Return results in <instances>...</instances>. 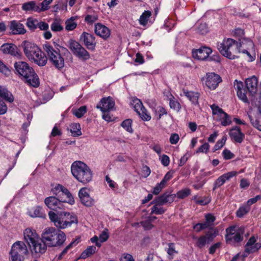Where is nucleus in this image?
Listing matches in <instances>:
<instances>
[{
  "instance_id": "nucleus-25",
  "label": "nucleus",
  "mask_w": 261,
  "mask_h": 261,
  "mask_svg": "<svg viewBox=\"0 0 261 261\" xmlns=\"http://www.w3.org/2000/svg\"><path fill=\"white\" fill-rule=\"evenodd\" d=\"M229 135L232 140L240 143L243 141L245 137L244 134L241 132L240 128L238 126H236L230 129Z\"/></svg>"
},
{
  "instance_id": "nucleus-26",
  "label": "nucleus",
  "mask_w": 261,
  "mask_h": 261,
  "mask_svg": "<svg viewBox=\"0 0 261 261\" xmlns=\"http://www.w3.org/2000/svg\"><path fill=\"white\" fill-rule=\"evenodd\" d=\"M10 29L13 34H24L26 33L24 25L16 21H12L11 22Z\"/></svg>"
},
{
  "instance_id": "nucleus-6",
  "label": "nucleus",
  "mask_w": 261,
  "mask_h": 261,
  "mask_svg": "<svg viewBox=\"0 0 261 261\" xmlns=\"http://www.w3.org/2000/svg\"><path fill=\"white\" fill-rule=\"evenodd\" d=\"M25 244L22 241H16L12 246L9 252V261H24L25 256L29 254Z\"/></svg>"
},
{
  "instance_id": "nucleus-36",
  "label": "nucleus",
  "mask_w": 261,
  "mask_h": 261,
  "mask_svg": "<svg viewBox=\"0 0 261 261\" xmlns=\"http://www.w3.org/2000/svg\"><path fill=\"white\" fill-rule=\"evenodd\" d=\"M151 15V13L149 11H145L140 16L139 19L140 24L142 25L145 26L146 25L149 18Z\"/></svg>"
},
{
  "instance_id": "nucleus-30",
  "label": "nucleus",
  "mask_w": 261,
  "mask_h": 261,
  "mask_svg": "<svg viewBox=\"0 0 261 261\" xmlns=\"http://www.w3.org/2000/svg\"><path fill=\"white\" fill-rule=\"evenodd\" d=\"M22 9L25 12L34 11L39 13V6L37 4L35 1L24 3L22 5Z\"/></svg>"
},
{
  "instance_id": "nucleus-41",
  "label": "nucleus",
  "mask_w": 261,
  "mask_h": 261,
  "mask_svg": "<svg viewBox=\"0 0 261 261\" xmlns=\"http://www.w3.org/2000/svg\"><path fill=\"white\" fill-rule=\"evenodd\" d=\"M53 0H43L42 3H40V6H39V13L41 12H44L49 9V5L53 2Z\"/></svg>"
},
{
  "instance_id": "nucleus-55",
  "label": "nucleus",
  "mask_w": 261,
  "mask_h": 261,
  "mask_svg": "<svg viewBox=\"0 0 261 261\" xmlns=\"http://www.w3.org/2000/svg\"><path fill=\"white\" fill-rule=\"evenodd\" d=\"M0 72L6 76H9L11 73L10 69L0 60Z\"/></svg>"
},
{
  "instance_id": "nucleus-63",
  "label": "nucleus",
  "mask_w": 261,
  "mask_h": 261,
  "mask_svg": "<svg viewBox=\"0 0 261 261\" xmlns=\"http://www.w3.org/2000/svg\"><path fill=\"white\" fill-rule=\"evenodd\" d=\"M98 19V16L96 15H88L85 17V21L88 23H92Z\"/></svg>"
},
{
  "instance_id": "nucleus-2",
  "label": "nucleus",
  "mask_w": 261,
  "mask_h": 261,
  "mask_svg": "<svg viewBox=\"0 0 261 261\" xmlns=\"http://www.w3.org/2000/svg\"><path fill=\"white\" fill-rule=\"evenodd\" d=\"M15 73L21 76L25 82L34 87L39 86V79L32 67L23 61L16 62L14 64Z\"/></svg>"
},
{
  "instance_id": "nucleus-24",
  "label": "nucleus",
  "mask_w": 261,
  "mask_h": 261,
  "mask_svg": "<svg viewBox=\"0 0 261 261\" xmlns=\"http://www.w3.org/2000/svg\"><path fill=\"white\" fill-rule=\"evenodd\" d=\"M23 236L25 241L29 245L39 239L38 235L36 231L30 228L25 229L23 232Z\"/></svg>"
},
{
  "instance_id": "nucleus-18",
  "label": "nucleus",
  "mask_w": 261,
  "mask_h": 261,
  "mask_svg": "<svg viewBox=\"0 0 261 261\" xmlns=\"http://www.w3.org/2000/svg\"><path fill=\"white\" fill-rule=\"evenodd\" d=\"M114 105V100L110 97H108L102 98L99 103L96 106V108L99 109L102 112H107L111 111Z\"/></svg>"
},
{
  "instance_id": "nucleus-5",
  "label": "nucleus",
  "mask_w": 261,
  "mask_h": 261,
  "mask_svg": "<svg viewBox=\"0 0 261 261\" xmlns=\"http://www.w3.org/2000/svg\"><path fill=\"white\" fill-rule=\"evenodd\" d=\"M73 176L79 181L86 184L91 181L93 174L91 169L84 162L75 161L71 166Z\"/></svg>"
},
{
  "instance_id": "nucleus-64",
  "label": "nucleus",
  "mask_w": 261,
  "mask_h": 261,
  "mask_svg": "<svg viewBox=\"0 0 261 261\" xmlns=\"http://www.w3.org/2000/svg\"><path fill=\"white\" fill-rule=\"evenodd\" d=\"M207 31V27L205 23H201L198 27V31L201 34L206 33Z\"/></svg>"
},
{
  "instance_id": "nucleus-58",
  "label": "nucleus",
  "mask_w": 261,
  "mask_h": 261,
  "mask_svg": "<svg viewBox=\"0 0 261 261\" xmlns=\"http://www.w3.org/2000/svg\"><path fill=\"white\" fill-rule=\"evenodd\" d=\"M209 226H208L207 224L205 222L204 223H199L196 224H195L193 226V228L197 231L199 232L201 230L205 229Z\"/></svg>"
},
{
  "instance_id": "nucleus-43",
  "label": "nucleus",
  "mask_w": 261,
  "mask_h": 261,
  "mask_svg": "<svg viewBox=\"0 0 261 261\" xmlns=\"http://www.w3.org/2000/svg\"><path fill=\"white\" fill-rule=\"evenodd\" d=\"M65 29L67 31H72L74 30L76 27L77 25L76 23L74 21V19H72V18H71L70 19L67 20L65 22Z\"/></svg>"
},
{
  "instance_id": "nucleus-21",
  "label": "nucleus",
  "mask_w": 261,
  "mask_h": 261,
  "mask_svg": "<svg viewBox=\"0 0 261 261\" xmlns=\"http://www.w3.org/2000/svg\"><path fill=\"white\" fill-rule=\"evenodd\" d=\"M253 46L254 44L251 40L244 38L240 43V47H238L237 53L242 51L243 53L246 54L248 56L251 57V55L247 51V49L253 48Z\"/></svg>"
},
{
  "instance_id": "nucleus-23",
  "label": "nucleus",
  "mask_w": 261,
  "mask_h": 261,
  "mask_svg": "<svg viewBox=\"0 0 261 261\" xmlns=\"http://www.w3.org/2000/svg\"><path fill=\"white\" fill-rule=\"evenodd\" d=\"M34 58L30 60L34 62L40 66H44L47 61V58L40 49L34 56Z\"/></svg>"
},
{
  "instance_id": "nucleus-12",
  "label": "nucleus",
  "mask_w": 261,
  "mask_h": 261,
  "mask_svg": "<svg viewBox=\"0 0 261 261\" xmlns=\"http://www.w3.org/2000/svg\"><path fill=\"white\" fill-rule=\"evenodd\" d=\"M42 239L39 238L29 245L32 253L36 257L40 256L46 250V245Z\"/></svg>"
},
{
  "instance_id": "nucleus-22",
  "label": "nucleus",
  "mask_w": 261,
  "mask_h": 261,
  "mask_svg": "<svg viewBox=\"0 0 261 261\" xmlns=\"http://www.w3.org/2000/svg\"><path fill=\"white\" fill-rule=\"evenodd\" d=\"M174 200V197L170 193L166 192L161 196L156 197L152 203L163 205L167 203H171Z\"/></svg>"
},
{
  "instance_id": "nucleus-40",
  "label": "nucleus",
  "mask_w": 261,
  "mask_h": 261,
  "mask_svg": "<svg viewBox=\"0 0 261 261\" xmlns=\"http://www.w3.org/2000/svg\"><path fill=\"white\" fill-rule=\"evenodd\" d=\"M87 112V107L85 106H82L78 109L73 111V114L77 118H81Z\"/></svg>"
},
{
  "instance_id": "nucleus-11",
  "label": "nucleus",
  "mask_w": 261,
  "mask_h": 261,
  "mask_svg": "<svg viewBox=\"0 0 261 261\" xmlns=\"http://www.w3.org/2000/svg\"><path fill=\"white\" fill-rule=\"evenodd\" d=\"M259 95L258 97L257 111L254 116L248 114V117L252 126L259 131H261V82L259 86Z\"/></svg>"
},
{
  "instance_id": "nucleus-15",
  "label": "nucleus",
  "mask_w": 261,
  "mask_h": 261,
  "mask_svg": "<svg viewBox=\"0 0 261 261\" xmlns=\"http://www.w3.org/2000/svg\"><path fill=\"white\" fill-rule=\"evenodd\" d=\"M221 82V77L218 74L213 72L206 74L205 84L210 89L215 90Z\"/></svg>"
},
{
  "instance_id": "nucleus-7",
  "label": "nucleus",
  "mask_w": 261,
  "mask_h": 261,
  "mask_svg": "<svg viewBox=\"0 0 261 261\" xmlns=\"http://www.w3.org/2000/svg\"><path fill=\"white\" fill-rule=\"evenodd\" d=\"M238 47V43L232 39L224 40L222 42L218 44V49L220 53L230 59H234V54L237 53Z\"/></svg>"
},
{
  "instance_id": "nucleus-50",
  "label": "nucleus",
  "mask_w": 261,
  "mask_h": 261,
  "mask_svg": "<svg viewBox=\"0 0 261 261\" xmlns=\"http://www.w3.org/2000/svg\"><path fill=\"white\" fill-rule=\"evenodd\" d=\"M226 141V138L225 136H223V138L221 140H218L217 142L215 145L214 146V148H213V152H215L216 150L222 148L225 144Z\"/></svg>"
},
{
  "instance_id": "nucleus-19",
  "label": "nucleus",
  "mask_w": 261,
  "mask_h": 261,
  "mask_svg": "<svg viewBox=\"0 0 261 261\" xmlns=\"http://www.w3.org/2000/svg\"><path fill=\"white\" fill-rule=\"evenodd\" d=\"M256 239L254 236L249 238L245 246V251L247 254L252 253L257 251L261 248V243H256Z\"/></svg>"
},
{
  "instance_id": "nucleus-48",
  "label": "nucleus",
  "mask_w": 261,
  "mask_h": 261,
  "mask_svg": "<svg viewBox=\"0 0 261 261\" xmlns=\"http://www.w3.org/2000/svg\"><path fill=\"white\" fill-rule=\"evenodd\" d=\"M225 181L226 179L222 175L219 177L214 184L213 191L215 190L217 188L220 187L225 183Z\"/></svg>"
},
{
  "instance_id": "nucleus-34",
  "label": "nucleus",
  "mask_w": 261,
  "mask_h": 261,
  "mask_svg": "<svg viewBox=\"0 0 261 261\" xmlns=\"http://www.w3.org/2000/svg\"><path fill=\"white\" fill-rule=\"evenodd\" d=\"M41 210L42 209L40 206H37L31 209L28 213L29 216L33 218H45V215L42 212Z\"/></svg>"
},
{
  "instance_id": "nucleus-33",
  "label": "nucleus",
  "mask_w": 261,
  "mask_h": 261,
  "mask_svg": "<svg viewBox=\"0 0 261 261\" xmlns=\"http://www.w3.org/2000/svg\"><path fill=\"white\" fill-rule=\"evenodd\" d=\"M184 95L193 103L198 104V100L199 98V93L193 91H188V90L183 89Z\"/></svg>"
},
{
  "instance_id": "nucleus-9",
  "label": "nucleus",
  "mask_w": 261,
  "mask_h": 261,
  "mask_svg": "<svg viewBox=\"0 0 261 261\" xmlns=\"http://www.w3.org/2000/svg\"><path fill=\"white\" fill-rule=\"evenodd\" d=\"M68 47L73 54L81 60L86 61L90 58L88 51L79 42L74 40H69Z\"/></svg>"
},
{
  "instance_id": "nucleus-29",
  "label": "nucleus",
  "mask_w": 261,
  "mask_h": 261,
  "mask_svg": "<svg viewBox=\"0 0 261 261\" xmlns=\"http://www.w3.org/2000/svg\"><path fill=\"white\" fill-rule=\"evenodd\" d=\"M49 60L58 69H62L64 67V59L61 56L60 51L56 54L54 59H49Z\"/></svg>"
},
{
  "instance_id": "nucleus-51",
  "label": "nucleus",
  "mask_w": 261,
  "mask_h": 261,
  "mask_svg": "<svg viewBox=\"0 0 261 261\" xmlns=\"http://www.w3.org/2000/svg\"><path fill=\"white\" fill-rule=\"evenodd\" d=\"M191 193V191L189 189L186 188L178 191L177 193V197L179 198H185L189 196Z\"/></svg>"
},
{
  "instance_id": "nucleus-56",
  "label": "nucleus",
  "mask_w": 261,
  "mask_h": 261,
  "mask_svg": "<svg viewBox=\"0 0 261 261\" xmlns=\"http://www.w3.org/2000/svg\"><path fill=\"white\" fill-rule=\"evenodd\" d=\"M51 30L54 32H60L63 30V27L58 21H54L50 25Z\"/></svg>"
},
{
  "instance_id": "nucleus-47",
  "label": "nucleus",
  "mask_w": 261,
  "mask_h": 261,
  "mask_svg": "<svg viewBox=\"0 0 261 261\" xmlns=\"http://www.w3.org/2000/svg\"><path fill=\"white\" fill-rule=\"evenodd\" d=\"M220 117L222 118L221 124L223 126H227L231 123V121L229 115L225 112H224Z\"/></svg>"
},
{
  "instance_id": "nucleus-57",
  "label": "nucleus",
  "mask_w": 261,
  "mask_h": 261,
  "mask_svg": "<svg viewBox=\"0 0 261 261\" xmlns=\"http://www.w3.org/2000/svg\"><path fill=\"white\" fill-rule=\"evenodd\" d=\"M210 149V145L207 143H205L200 146L196 150V153H206Z\"/></svg>"
},
{
  "instance_id": "nucleus-20",
  "label": "nucleus",
  "mask_w": 261,
  "mask_h": 261,
  "mask_svg": "<svg viewBox=\"0 0 261 261\" xmlns=\"http://www.w3.org/2000/svg\"><path fill=\"white\" fill-rule=\"evenodd\" d=\"M94 31L97 36L104 39H107L110 35L109 29L100 23H97L95 24Z\"/></svg>"
},
{
  "instance_id": "nucleus-59",
  "label": "nucleus",
  "mask_w": 261,
  "mask_h": 261,
  "mask_svg": "<svg viewBox=\"0 0 261 261\" xmlns=\"http://www.w3.org/2000/svg\"><path fill=\"white\" fill-rule=\"evenodd\" d=\"M205 217L206 219L205 223L207 224L208 226H211L216 220L215 217L211 214H206Z\"/></svg>"
},
{
  "instance_id": "nucleus-32",
  "label": "nucleus",
  "mask_w": 261,
  "mask_h": 261,
  "mask_svg": "<svg viewBox=\"0 0 261 261\" xmlns=\"http://www.w3.org/2000/svg\"><path fill=\"white\" fill-rule=\"evenodd\" d=\"M0 97L9 102H12L14 100V97L6 88L0 85Z\"/></svg>"
},
{
  "instance_id": "nucleus-52",
  "label": "nucleus",
  "mask_w": 261,
  "mask_h": 261,
  "mask_svg": "<svg viewBox=\"0 0 261 261\" xmlns=\"http://www.w3.org/2000/svg\"><path fill=\"white\" fill-rule=\"evenodd\" d=\"M169 105L171 109H173L176 111H179L181 109L180 103L177 101L175 100L174 98L170 99Z\"/></svg>"
},
{
  "instance_id": "nucleus-54",
  "label": "nucleus",
  "mask_w": 261,
  "mask_h": 261,
  "mask_svg": "<svg viewBox=\"0 0 261 261\" xmlns=\"http://www.w3.org/2000/svg\"><path fill=\"white\" fill-rule=\"evenodd\" d=\"M82 203L86 206H91L94 203L93 200L90 197V196H86L85 197L81 199Z\"/></svg>"
},
{
  "instance_id": "nucleus-27",
  "label": "nucleus",
  "mask_w": 261,
  "mask_h": 261,
  "mask_svg": "<svg viewBox=\"0 0 261 261\" xmlns=\"http://www.w3.org/2000/svg\"><path fill=\"white\" fill-rule=\"evenodd\" d=\"M0 50L4 54H10L14 56H19L16 46L11 44H5L1 46Z\"/></svg>"
},
{
  "instance_id": "nucleus-14",
  "label": "nucleus",
  "mask_w": 261,
  "mask_h": 261,
  "mask_svg": "<svg viewBox=\"0 0 261 261\" xmlns=\"http://www.w3.org/2000/svg\"><path fill=\"white\" fill-rule=\"evenodd\" d=\"M44 203L49 208L55 211L64 209L65 202L59 197L57 198L55 196L47 197L44 200Z\"/></svg>"
},
{
  "instance_id": "nucleus-44",
  "label": "nucleus",
  "mask_w": 261,
  "mask_h": 261,
  "mask_svg": "<svg viewBox=\"0 0 261 261\" xmlns=\"http://www.w3.org/2000/svg\"><path fill=\"white\" fill-rule=\"evenodd\" d=\"M138 114L144 121H149L151 119V116L145 108H143L141 111V112H139V113H138Z\"/></svg>"
},
{
  "instance_id": "nucleus-1",
  "label": "nucleus",
  "mask_w": 261,
  "mask_h": 261,
  "mask_svg": "<svg viewBox=\"0 0 261 261\" xmlns=\"http://www.w3.org/2000/svg\"><path fill=\"white\" fill-rule=\"evenodd\" d=\"M246 88H244L243 83L235 80L234 87L237 90V95L240 99L243 102L248 103L247 97L248 93L251 96H254L258 91V80L255 75L247 78L245 81Z\"/></svg>"
},
{
  "instance_id": "nucleus-28",
  "label": "nucleus",
  "mask_w": 261,
  "mask_h": 261,
  "mask_svg": "<svg viewBox=\"0 0 261 261\" xmlns=\"http://www.w3.org/2000/svg\"><path fill=\"white\" fill-rule=\"evenodd\" d=\"M215 236L212 233H207L205 236H202L198 238L196 245L199 248H202L205 246L206 243L212 242Z\"/></svg>"
},
{
  "instance_id": "nucleus-16",
  "label": "nucleus",
  "mask_w": 261,
  "mask_h": 261,
  "mask_svg": "<svg viewBox=\"0 0 261 261\" xmlns=\"http://www.w3.org/2000/svg\"><path fill=\"white\" fill-rule=\"evenodd\" d=\"M22 45L23 52L29 60L33 59V56L40 49L37 45L29 41L23 42Z\"/></svg>"
},
{
  "instance_id": "nucleus-10",
  "label": "nucleus",
  "mask_w": 261,
  "mask_h": 261,
  "mask_svg": "<svg viewBox=\"0 0 261 261\" xmlns=\"http://www.w3.org/2000/svg\"><path fill=\"white\" fill-rule=\"evenodd\" d=\"M53 193L58 197L61 198V200H63L65 203H68L70 204H73L74 203V200L72 194L67 188L62 185L59 184L57 185L53 189Z\"/></svg>"
},
{
  "instance_id": "nucleus-53",
  "label": "nucleus",
  "mask_w": 261,
  "mask_h": 261,
  "mask_svg": "<svg viewBox=\"0 0 261 261\" xmlns=\"http://www.w3.org/2000/svg\"><path fill=\"white\" fill-rule=\"evenodd\" d=\"M211 108L213 115H218L220 117H221L222 114L224 112L222 109L215 104L211 105Z\"/></svg>"
},
{
  "instance_id": "nucleus-61",
  "label": "nucleus",
  "mask_w": 261,
  "mask_h": 261,
  "mask_svg": "<svg viewBox=\"0 0 261 261\" xmlns=\"http://www.w3.org/2000/svg\"><path fill=\"white\" fill-rule=\"evenodd\" d=\"M161 182L160 183H158L156 186L153 188V190L152 191V193L154 195H158L160 193V192L161 191L162 189H163L165 185H161Z\"/></svg>"
},
{
  "instance_id": "nucleus-31",
  "label": "nucleus",
  "mask_w": 261,
  "mask_h": 261,
  "mask_svg": "<svg viewBox=\"0 0 261 261\" xmlns=\"http://www.w3.org/2000/svg\"><path fill=\"white\" fill-rule=\"evenodd\" d=\"M43 49L47 55L48 58L54 59L56 54H58L60 50L57 47H54L49 44H45L43 45Z\"/></svg>"
},
{
  "instance_id": "nucleus-49",
  "label": "nucleus",
  "mask_w": 261,
  "mask_h": 261,
  "mask_svg": "<svg viewBox=\"0 0 261 261\" xmlns=\"http://www.w3.org/2000/svg\"><path fill=\"white\" fill-rule=\"evenodd\" d=\"M75 241L71 242L68 245H67L61 253L57 256L58 259H61L63 257L67 254L68 251L71 249L74 244H75Z\"/></svg>"
},
{
  "instance_id": "nucleus-38",
  "label": "nucleus",
  "mask_w": 261,
  "mask_h": 261,
  "mask_svg": "<svg viewBox=\"0 0 261 261\" xmlns=\"http://www.w3.org/2000/svg\"><path fill=\"white\" fill-rule=\"evenodd\" d=\"M70 127V132L73 136H79L82 135L81 126L79 123H73Z\"/></svg>"
},
{
  "instance_id": "nucleus-60",
  "label": "nucleus",
  "mask_w": 261,
  "mask_h": 261,
  "mask_svg": "<svg viewBox=\"0 0 261 261\" xmlns=\"http://www.w3.org/2000/svg\"><path fill=\"white\" fill-rule=\"evenodd\" d=\"M109 238V234L108 233V229H105L99 235V239L100 242H104L106 241Z\"/></svg>"
},
{
  "instance_id": "nucleus-3",
  "label": "nucleus",
  "mask_w": 261,
  "mask_h": 261,
  "mask_svg": "<svg viewBox=\"0 0 261 261\" xmlns=\"http://www.w3.org/2000/svg\"><path fill=\"white\" fill-rule=\"evenodd\" d=\"M48 216L51 221L59 229H65L79 222L77 217L73 213L63 212L57 214L50 211L48 213Z\"/></svg>"
},
{
  "instance_id": "nucleus-42",
  "label": "nucleus",
  "mask_w": 261,
  "mask_h": 261,
  "mask_svg": "<svg viewBox=\"0 0 261 261\" xmlns=\"http://www.w3.org/2000/svg\"><path fill=\"white\" fill-rule=\"evenodd\" d=\"M132 104L134 105V110L137 114L141 112L142 109L144 108L142 102L138 99L133 100Z\"/></svg>"
},
{
  "instance_id": "nucleus-35",
  "label": "nucleus",
  "mask_w": 261,
  "mask_h": 261,
  "mask_svg": "<svg viewBox=\"0 0 261 261\" xmlns=\"http://www.w3.org/2000/svg\"><path fill=\"white\" fill-rule=\"evenodd\" d=\"M96 251V248L94 246H90L87 247L81 254L80 258L85 259L93 254Z\"/></svg>"
},
{
  "instance_id": "nucleus-62",
  "label": "nucleus",
  "mask_w": 261,
  "mask_h": 261,
  "mask_svg": "<svg viewBox=\"0 0 261 261\" xmlns=\"http://www.w3.org/2000/svg\"><path fill=\"white\" fill-rule=\"evenodd\" d=\"M222 154L225 160L231 159L234 157V154L228 149H224Z\"/></svg>"
},
{
  "instance_id": "nucleus-39",
  "label": "nucleus",
  "mask_w": 261,
  "mask_h": 261,
  "mask_svg": "<svg viewBox=\"0 0 261 261\" xmlns=\"http://www.w3.org/2000/svg\"><path fill=\"white\" fill-rule=\"evenodd\" d=\"M250 210V206L247 204L246 205L240 207L237 211L236 215L238 217H243L249 212Z\"/></svg>"
},
{
  "instance_id": "nucleus-4",
  "label": "nucleus",
  "mask_w": 261,
  "mask_h": 261,
  "mask_svg": "<svg viewBox=\"0 0 261 261\" xmlns=\"http://www.w3.org/2000/svg\"><path fill=\"white\" fill-rule=\"evenodd\" d=\"M42 240L49 247L61 246L65 242L66 236L64 232L55 227L46 228L42 234Z\"/></svg>"
},
{
  "instance_id": "nucleus-37",
  "label": "nucleus",
  "mask_w": 261,
  "mask_h": 261,
  "mask_svg": "<svg viewBox=\"0 0 261 261\" xmlns=\"http://www.w3.org/2000/svg\"><path fill=\"white\" fill-rule=\"evenodd\" d=\"M26 25L31 31H34L37 28L38 25V20L32 17L27 19Z\"/></svg>"
},
{
  "instance_id": "nucleus-17",
  "label": "nucleus",
  "mask_w": 261,
  "mask_h": 261,
  "mask_svg": "<svg viewBox=\"0 0 261 261\" xmlns=\"http://www.w3.org/2000/svg\"><path fill=\"white\" fill-rule=\"evenodd\" d=\"M212 52L211 48L207 47H202L199 49L192 51V55L194 58L199 60L207 59Z\"/></svg>"
},
{
  "instance_id": "nucleus-13",
  "label": "nucleus",
  "mask_w": 261,
  "mask_h": 261,
  "mask_svg": "<svg viewBox=\"0 0 261 261\" xmlns=\"http://www.w3.org/2000/svg\"><path fill=\"white\" fill-rule=\"evenodd\" d=\"M80 41L89 50L93 51L95 50L96 41L93 35L84 32L80 36Z\"/></svg>"
},
{
  "instance_id": "nucleus-46",
  "label": "nucleus",
  "mask_w": 261,
  "mask_h": 261,
  "mask_svg": "<svg viewBox=\"0 0 261 261\" xmlns=\"http://www.w3.org/2000/svg\"><path fill=\"white\" fill-rule=\"evenodd\" d=\"M155 205L151 208V214H154L156 215H161L165 213V210L162 207H159L160 206L156 203H154Z\"/></svg>"
},
{
  "instance_id": "nucleus-8",
  "label": "nucleus",
  "mask_w": 261,
  "mask_h": 261,
  "mask_svg": "<svg viewBox=\"0 0 261 261\" xmlns=\"http://www.w3.org/2000/svg\"><path fill=\"white\" fill-rule=\"evenodd\" d=\"M225 239L227 243L234 244L243 240L244 228L236 225L229 226L226 229Z\"/></svg>"
},
{
  "instance_id": "nucleus-45",
  "label": "nucleus",
  "mask_w": 261,
  "mask_h": 261,
  "mask_svg": "<svg viewBox=\"0 0 261 261\" xmlns=\"http://www.w3.org/2000/svg\"><path fill=\"white\" fill-rule=\"evenodd\" d=\"M132 122L131 119H126L121 123V126L128 132L132 133Z\"/></svg>"
}]
</instances>
